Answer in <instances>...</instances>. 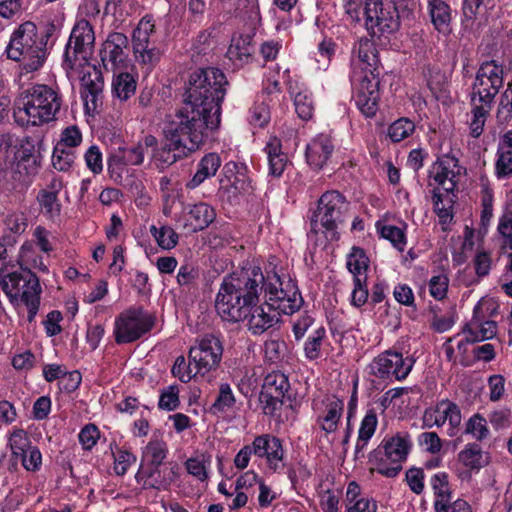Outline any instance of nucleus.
Instances as JSON below:
<instances>
[{
  "mask_svg": "<svg viewBox=\"0 0 512 512\" xmlns=\"http://www.w3.org/2000/svg\"><path fill=\"white\" fill-rule=\"evenodd\" d=\"M229 82L217 67L197 68L185 83L183 106L176 122L164 130V140L152 148L151 158L160 171L218 139L222 103Z\"/></svg>",
  "mask_w": 512,
  "mask_h": 512,
  "instance_id": "obj_1",
  "label": "nucleus"
},
{
  "mask_svg": "<svg viewBox=\"0 0 512 512\" xmlns=\"http://www.w3.org/2000/svg\"><path fill=\"white\" fill-rule=\"evenodd\" d=\"M261 292L269 310L279 309L285 315L294 314L304 304L296 280L289 277L285 281L276 271L263 272L254 261H246L223 278L216 295V311L224 321H244L260 302Z\"/></svg>",
  "mask_w": 512,
  "mask_h": 512,
  "instance_id": "obj_2",
  "label": "nucleus"
},
{
  "mask_svg": "<svg viewBox=\"0 0 512 512\" xmlns=\"http://www.w3.org/2000/svg\"><path fill=\"white\" fill-rule=\"evenodd\" d=\"M352 53L362 63V71L350 76L353 89L352 99L360 113L366 118L376 116L380 101V59L375 43L360 38L353 46Z\"/></svg>",
  "mask_w": 512,
  "mask_h": 512,
  "instance_id": "obj_3",
  "label": "nucleus"
},
{
  "mask_svg": "<svg viewBox=\"0 0 512 512\" xmlns=\"http://www.w3.org/2000/svg\"><path fill=\"white\" fill-rule=\"evenodd\" d=\"M62 103L58 88L35 84L23 93L22 107L14 108V121L21 127L41 126L57 119Z\"/></svg>",
  "mask_w": 512,
  "mask_h": 512,
  "instance_id": "obj_4",
  "label": "nucleus"
},
{
  "mask_svg": "<svg viewBox=\"0 0 512 512\" xmlns=\"http://www.w3.org/2000/svg\"><path fill=\"white\" fill-rule=\"evenodd\" d=\"M350 211V202L338 190H327L319 197L316 206L310 209V233H319L331 241L340 239V229L345 224Z\"/></svg>",
  "mask_w": 512,
  "mask_h": 512,
  "instance_id": "obj_5",
  "label": "nucleus"
},
{
  "mask_svg": "<svg viewBox=\"0 0 512 512\" xmlns=\"http://www.w3.org/2000/svg\"><path fill=\"white\" fill-rule=\"evenodd\" d=\"M5 52L8 59L22 62L26 72H34L44 64L46 40L39 37L34 22L25 21L12 32Z\"/></svg>",
  "mask_w": 512,
  "mask_h": 512,
  "instance_id": "obj_6",
  "label": "nucleus"
},
{
  "mask_svg": "<svg viewBox=\"0 0 512 512\" xmlns=\"http://www.w3.org/2000/svg\"><path fill=\"white\" fill-rule=\"evenodd\" d=\"M411 448L412 441L406 432H398L390 437L385 436L368 454L371 471H376L387 478H395L401 472L402 463L406 461Z\"/></svg>",
  "mask_w": 512,
  "mask_h": 512,
  "instance_id": "obj_7",
  "label": "nucleus"
},
{
  "mask_svg": "<svg viewBox=\"0 0 512 512\" xmlns=\"http://www.w3.org/2000/svg\"><path fill=\"white\" fill-rule=\"evenodd\" d=\"M0 285L12 304L21 301L28 310L27 320L35 321L40 307L41 285L37 275L30 269L21 268L4 275Z\"/></svg>",
  "mask_w": 512,
  "mask_h": 512,
  "instance_id": "obj_8",
  "label": "nucleus"
},
{
  "mask_svg": "<svg viewBox=\"0 0 512 512\" xmlns=\"http://www.w3.org/2000/svg\"><path fill=\"white\" fill-rule=\"evenodd\" d=\"M415 364L414 358L390 348L381 352L368 364L366 370L370 376L386 384L405 380Z\"/></svg>",
  "mask_w": 512,
  "mask_h": 512,
  "instance_id": "obj_9",
  "label": "nucleus"
},
{
  "mask_svg": "<svg viewBox=\"0 0 512 512\" xmlns=\"http://www.w3.org/2000/svg\"><path fill=\"white\" fill-rule=\"evenodd\" d=\"M363 17L372 37L392 34L400 27L399 12L393 0H365Z\"/></svg>",
  "mask_w": 512,
  "mask_h": 512,
  "instance_id": "obj_10",
  "label": "nucleus"
},
{
  "mask_svg": "<svg viewBox=\"0 0 512 512\" xmlns=\"http://www.w3.org/2000/svg\"><path fill=\"white\" fill-rule=\"evenodd\" d=\"M43 145V140L35 142L31 137H25L16 147L11 165V178L18 185H29L31 177L39 172L43 159Z\"/></svg>",
  "mask_w": 512,
  "mask_h": 512,
  "instance_id": "obj_11",
  "label": "nucleus"
},
{
  "mask_svg": "<svg viewBox=\"0 0 512 512\" xmlns=\"http://www.w3.org/2000/svg\"><path fill=\"white\" fill-rule=\"evenodd\" d=\"M154 326V318L143 307H130L120 313L114 322V337L117 344L137 341Z\"/></svg>",
  "mask_w": 512,
  "mask_h": 512,
  "instance_id": "obj_12",
  "label": "nucleus"
},
{
  "mask_svg": "<svg viewBox=\"0 0 512 512\" xmlns=\"http://www.w3.org/2000/svg\"><path fill=\"white\" fill-rule=\"evenodd\" d=\"M224 346L221 334L206 333L189 349L188 359L194 364L195 374L208 373L218 368Z\"/></svg>",
  "mask_w": 512,
  "mask_h": 512,
  "instance_id": "obj_13",
  "label": "nucleus"
},
{
  "mask_svg": "<svg viewBox=\"0 0 512 512\" xmlns=\"http://www.w3.org/2000/svg\"><path fill=\"white\" fill-rule=\"evenodd\" d=\"M8 445L11 450L10 462L13 466L19 463L27 472H38L42 468V453L37 445H34L29 434L23 428H13L8 437Z\"/></svg>",
  "mask_w": 512,
  "mask_h": 512,
  "instance_id": "obj_14",
  "label": "nucleus"
},
{
  "mask_svg": "<svg viewBox=\"0 0 512 512\" xmlns=\"http://www.w3.org/2000/svg\"><path fill=\"white\" fill-rule=\"evenodd\" d=\"M504 82L503 65L496 60L483 61L475 75L472 85L473 94L479 96V101L488 108L492 107L496 95Z\"/></svg>",
  "mask_w": 512,
  "mask_h": 512,
  "instance_id": "obj_15",
  "label": "nucleus"
},
{
  "mask_svg": "<svg viewBox=\"0 0 512 512\" xmlns=\"http://www.w3.org/2000/svg\"><path fill=\"white\" fill-rule=\"evenodd\" d=\"M254 456L264 459L271 473L281 474L286 468V451L283 441L272 434L265 433L254 437L252 441Z\"/></svg>",
  "mask_w": 512,
  "mask_h": 512,
  "instance_id": "obj_16",
  "label": "nucleus"
},
{
  "mask_svg": "<svg viewBox=\"0 0 512 512\" xmlns=\"http://www.w3.org/2000/svg\"><path fill=\"white\" fill-rule=\"evenodd\" d=\"M449 423L448 435L454 437L457 434L462 421L460 407L449 399L439 400L434 408H427L422 417V427H442Z\"/></svg>",
  "mask_w": 512,
  "mask_h": 512,
  "instance_id": "obj_17",
  "label": "nucleus"
},
{
  "mask_svg": "<svg viewBox=\"0 0 512 512\" xmlns=\"http://www.w3.org/2000/svg\"><path fill=\"white\" fill-rule=\"evenodd\" d=\"M336 152L335 139L326 133H319L306 145L305 159L314 171L324 168L334 169L333 158Z\"/></svg>",
  "mask_w": 512,
  "mask_h": 512,
  "instance_id": "obj_18",
  "label": "nucleus"
},
{
  "mask_svg": "<svg viewBox=\"0 0 512 512\" xmlns=\"http://www.w3.org/2000/svg\"><path fill=\"white\" fill-rule=\"evenodd\" d=\"M178 476V467L173 463L162 466L140 467L135 475L143 489L167 490Z\"/></svg>",
  "mask_w": 512,
  "mask_h": 512,
  "instance_id": "obj_19",
  "label": "nucleus"
},
{
  "mask_svg": "<svg viewBox=\"0 0 512 512\" xmlns=\"http://www.w3.org/2000/svg\"><path fill=\"white\" fill-rule=\"evenodd\" d=\"M283 75L297 116L303 121L312 119L315 111L313 93L304 83L292 80L289 69H286Z\"/></svg>",
  "mask_w": 512,
  "mask_h": 512,
  "instance_id": "obj_20",
  "label": "nucleus"
},
{
  "mask_svg": "<svg viewBox=\"0 0 512 512\" xmlns=\"http://www.w3.org/2000/svg\"><path fill=\"white\" fill-rule=\"evenodd\" d=\"M432 168L436 171L434 181L447 193H454L458 189V177L462 167L455 155L448 153L438 157Z\"/></svg>",
  "mask_w": 512,
  "mask_h": 512,
  "instance_id": "obj_21",
  "label": "nucleus"
},
{
  "mask_svg": "<svg viewBox=\"0 0 512 512\" xmlns=\"http://www.w3.org/2000/svg\"><path fill=\"white\" fill-rule=\"evenodd\" d=\"M324 409L315 419L318 427L326 435L335 433L340 424L344 413V400L332 395L323 400Z\"/></svg>",
  "mask_w": 512,
  "mask_h": 512,
  "instance_id": "obj_22",
  "label": "nucleus"
},
{
  "mask_svg": "<svg viewBox=\"0 0 512 512\" xmlns=\"http://www.w3.org/2000/svg\"><path fill=\"white\" fill-rule=\"evenodd\" d=\"M128 44V37L124 33H109L100 50V59L106 70H115L124 61V49Z\"/></svg>",
  "mask_w": 512,
  "mask_h": 512,
  "instance_id": "obj_23",
  "label": "nucleus"
},
{
  "mask_svg": "<svg viewBox=\"0 0 512 512\" xmlns=\"http://www.w3.org/2000/svg\"><path fill=\"white\" fill-rule=\"evenodd\" d=\"M280 314L284 313L279 309L269 310L266 301L264 304L258 303L246 316L248 330L254 336L261 335L279 322Z\"/></svg>",
  "mask_w": 512,
  "mask_h": 512,
  "instance_id": "obj_24",
  "label": "nucleus"
},
{
  "mask_svg": "<svg viewBox=\"0 0 512 512\" xmlns=\"http://www.w3.org/2000/svg\"><path fill=\"white\" fill-rule=\"evenodd\" d=\"M481 303L478 302L474 309L471 320L463 327V333L471 335L472 342H480L492 339L497 333V323L494 320H485Z\"/></svg>",
  "mask_w": 512,
  "mask_h": 512,
  "instance_id": "obj_25",
  "label": "nucleus"
},
{
  "mask_svg": "<svg viewBox=\"0 0 512 512\" xmlns=\"http://www.w3.org/2000/svg\"><path fill=\"white\" fill-rule=\"evenodd\" d=\"M427 12L434 29L448 36L452 33L453 10L444 0H427Z\"/></svg>",
  "mask_w": 512,
  "mask_h": 512,
  "instance_id": "obj_26",
  "label": "nucleus"
},
{
  "mask_svg": "<svg viewBox=\"0 0 512 512\" xmlns=\"http://www.w3.org/2000/svg\"><path fill=\"white\" fill-rule=\"evenodd\" d=\"M157 145V138L148 134L136 144L127 147H119L114 161H122L125 166H140L144 162L145 149Z\"/></svg>",
  "mask_w": 512,
  "mask_h": 512,
  "instance_id": "obj_27",
  "label": "nucleus"
},
{
  "mask_svg": "<svg viewBox=\"0 0 512 512\" xmlns=\"http://www.w3.org/2000/svg\"><path fill=\"white\" fill-rule=\"evenodd\" d=\"M378 425V416L374 408H369L361 420L356 440L354 459L361 460L365 457L368 444L375 434Z\"/></svg>",
  "mask_w": 512,
  "mask_h": 512,
  "instance_id": "obj_28",
  "label": "nucleus"
},
{
  "mask_svg": "<svg viewBox=\"0 0 512 512\" xmlns=\"http://www.w3.org/2000/svg\"><path fill=\"white\" fill-rule=\"evenodd\" d=\"M216 219L215 208L208 203L198 202L188 205L186 212V226L193 232L203 231Z\"/></svg>",
  "mask_w": 512,
  "mask_h": 512,
  "instance_id": "obj_29",
  "label": "nucleus"
},
{
  "mask_svg": "<svg viewBox=\"0 0 512 512\" xmlns=\"http://www.w3.org/2000/svg\"><path fill=\"white\" fill-rule=\"evenodd\" d=\"M95 41L94 30L90 22L81 19L74 25L67 44L73 45V54H83L82 58H86V51L92 47Z\"/></svg>",
  "mask_w": 512,
  "mask_h": 512,
  "instance_id": "obj_30",
  "label": "nucleus"
},
{
  "mask_svg": "<svg viewBox=\"0 0 512 512\" xmlns=\"http://www.w3.org/2000/svg\"><path fill=\"white\" fill-rule=\"evenodd\" d=\"M221 164L222 161L218 153L210 152L205 154L199 160L195 174L186 183V188L193 190L200 186L205 180L215 176Z\"/></svg>",
  "mask_w": 512,
  "mask_h": 512,
  "instance_id": "obj_31",
  "label": "nucleus"
},
{
  "mask_svg": "<svg viewBox=\"0 0 512 512\" xmlns=\"http://www.w3.org/2000/svg\"><path fill=\"white\" fill-rule=\"evenodd\" d=\"M346 512H377L378 504L373 498L361 497V487L356 481L347 485L345 495Z\"/></svg>",
  "mask_w": 512,
  "mask_h": 512,
  "instance_id": "obj_32",
  "label": "nucleus"
},
{
  "mask_svg": "<svg viewBox=\"0 0 512 512\" xmlns=\"http://www.w3.org/2000/svg\"><path fill=\"white\" fill-rule=\"evenodd\" d=\"M253 191L252 180L249 176V168L240 167V172L227 184V189L220 193V197L226 196L227 201L234 203L239 195L250 194Z\"/></svg>",
  "mask_w": 512,
  "mask_h": 512,
  "instance_id": "obj_33",
  "label": "nucleus"
},
{
  "mask_svg": "<svg viewBox=\"0 0 512 512\" xmlns=\"http://www.w3.org/2000/svg\"><path fill=\"white\" fill-rule=\"evenodd\" d=\"M253 54L252 38L250 36H240L232 40L226 56L236 67H242L252 61Z\"/></svg>",
  "mask_w": 512,
  "mask_h": 512,
  "instance_id": "obj_34",
  "label": "nucleus"
},
{
  "mask_svg": "<svg viewBox=\"0 0 512 512\" xmlns=\"http://www.w3.org/2000/svg\"><path fill=\"white\" fill-rule=\"evenodd\" d=\"M264 151L268 158L269 174L280 177L288 164V156L282 151L281 141L277 138L271 139Z\"/></svg>",
  "mask_w": 512,
  "mask_h": 512,
  "instance_id": "obj_35",
  "label": "nucleus"
},
{
  "mask_svg": "<svg viewBox=\"0 0 512 512\" xmlns=\"http://www.w3.org/2000/svg\"><path fill=\"white\" fill-rule=\"evenodd\" d=\"M289 390L288 376L281 371H272L264 379L263 391L270 393L271 397L276 399L286 398L291 401V396L288 394Z\"/></svg>",
  "mask_w": 512,
  "mask_h": 512,
  "instance_id": "obj_36",
  "label": "nucleus"
},
{
  "mask_svg": "<svg viewBox=\"0 0 512 512\" xmlns=\"http://www.w3.org/2000/svg\"><path fill=\"white\" fill-rule=\"evenodd\" d=\"M104 82L101 74L96 75L93 80L89 78L84 83V88L81 91V98L84 101L85 110L95 112L99 105L102 104V90Z\"/></svg>",
  "mask_w": 512,
  "mask_h": 512,
  "instance_id": "obj_37",
  "label": "nucleus"
},
{
  "mask_svg": "<svg viewBox=\"0 0 512 512\" xmlns=\"http://www.w3.org/2000/svg\"><path fill=\"white\" fill-rule=\"evenodd\" d=\"M459 461L471 471H479L489 463V456L476 442L468 443L458 454Z\"/></svg>",
  "mask_w": 512,
  "mask_h": 512,
  "instance_id": "obj_38",
  "label": "nucleus"
},
{
  "mask_svg": "<svg viewBox=\"0 0 512 512\" xmlns=\"http://www.w3.org/2000/svg\"><path fill=\"white\" fill-rule=\"evenodd\" d=\"M327 338L324 326L314 329L305 339H303V354L306 360L316 361L322 357V346Z\"/></svg>",
  "mask_w": 512,
  "mask_h": 512,
  "instance_id": "obj_39",
  "label": "nucleus"
},
{
  "mask_svg": "<svg viewBox=\"0 0 512 512\" xmlns=\"http://www.w3.org/2000/svg\"><path fill=\"white\" fill-rule=\"evenodd\" d=\"M137 79L129 72L114 74L112 80V95L120 101H127L136 92Z\"/></svg>",
  "mask_w": 512,
  "mask_h": 512,
  "instance_id": "obj_40",
  "label": "nucleus"
},
{
  "mask_svg": "<svg viewBox=\"0 0 512 512\" xmlns=\"http://www.w3.org/2000/svg\"><path fill=\"white\" fill-rule=\"evenodd\" d=\"M370 260L365 250L358 246H353L347 255L346 266L348 271L353 275V279H363L367 275Z\"/></svg>",
  "mask_w": 512,
  "mask_h": 512,
  "instance_id": "obj_41",
  "label": "nucleus"
},
{
  "mask_svg": "<svg viewBox=\"0 0 512 512\" xmlns=\"http://www.w3.org/2000/svg\"><path fill=\"white\" fill-rule=\"evenodd\" d=\"M168 454L167 444L164 441H150L144 451L140 467L162 466Z\"/></svg>",
  "mask_w": 512,
  "mask_h": 512,
  "instance_id": "obj_42",
  "label": "nucleus"
},
{
  "mask_svg": "<svg viewBox=\"0 0 512 512\" xmlns=\"http://www.w3.org/2000/svg\"><path fill=\"white\" fill-rule=\"evenodd\" d=\"M375 227L381 238L388 240L398 251H404L407 244L405 227L400 228L395 225L385 224L381 220L376 222Z\"/></svg>",
  "mask_w": 512,
  "mask_h": 512,
  "instance_id": "obj_43",
  "label": "nucleus"
},
{
  "mask_svg": "<svg viewBox=\"0 0 512 512\" xmlns=\"http://www.w3.org/2000/svg\"><path fill=\"white\" fill-rule=\"evenodd\" d=\"M4 223L10 233L3 235L2 241L9 246H13L16 242V236L21 235L27 229V217L22 212H14L6 216Z\"/></svg>",
  "mask_w": 512,
  "mask_h": 512,
  "instance_id": "obj_44",
  "label": "nucleus"
},
{
  "mask_svg": "<svg viewBox=\"0 0 512 512\" xmlns=\"http://www.w3.org/2000/svg\"><path fill=\"white\" fill-rule=\"evenodd\" d=\"M235 403L236 398L230 384L221 383L216 399L209 408V412L216 416L222 415L232 409Z\"/></svg>",
  "mask_w": 512,
  "mask_h": 512,
  "instance_id": "obj_45",
  "label": "nucleus"
},
{
  "mask_svg": "<svg viewBox=\"0 0 512 512\" xmlns=\"http://www.w3.org/2000/svg\"><path fill=\"white\" fill-rule=\"evenodd\" d=\"M37 201L41 207L42 212L48 219L54 221L60 216L62 205L58 199L57 191L41 189L38 192Z\"/></svg>",
  "mask_w": 512,
  "mask_h": 512,
  "instance_id": "obj_46",
  "label": "nucleus"
},
{
  "mask_svg": "<svg viewBox=\"0 0 512 512\" xmlns=\"http://www.w3.org/2000/svg\"><path fill=\"white\" fill-rule=\"evenodd\" d=\"M415 132V123L407 117H401L388 127V137L391 142L399 143Z\"/></svg>",
  "mask_w": 512,
  "mask_h": 512,
  "instance_id": "obj_47",
  "label": "nucleus"
},
{
  "mask_svg": "<svg viewBox=\"0 0 512 512\" xmlns=\"http://www.w3.org/2000/svg\"><path fill=\"white\" fill-rule=\"evenodd\" d=\"M464 434L471 435L478 442L485 440L490 434L486 418L480 413L473 414L465 423Z\"/></svg>",
  "mask_w": 512,
  "mask_h": 512,
  "instance_id": "obj_48",
  "label": "nucleus"
},
{
  "mask_svg": "<svg viewBox=\"0 0 512 512\" xmlns=\"http://www.w3.org/2000/svg\"><path fill=\"white\" fill-rule=\"evenodd\" d=\"M150 232L159 247L164 250H171L175 248L179 242L178 233L169 225H162L160 228L152 225L150 227Z\"/></svg>",
  "mask_w": 512,
  "mask_h": 512,
  "instance_id": "obj_49",
  "label": "nucleus"
},
{
  "mask_svg": "<svg viewBox=\"0 0 512 512\" xmlns=\"http://www.w3.org/2000/svg\"><path fill=\"white\" fill-rule=\"evenodd\" d=\"M76 159V151L54 146L51 162L54 169L60 172L69 171Z\"/></svg>",
  "mask_w": 512,
  "mask_h": 512,
  "instance_id": "obj_50",
  "label": "nucleus"
},
{
  "mask_svg": "<svg viewBox=\"0 0 512 512\" xmlns=\"http://www.w3.org/2000/svg\"><path fill=\"white\" fill-rule=\"evenodd\" d=\"M155 32V21L152 15H144L133 31L132 43L150 44V36Z\"/></svg>",
  "mask_w": 512,
  "mask_h": 512,
  "instance_id": "obj_51",
  "label": "nucleus"
},
{
  "mask_svg": "<svg viewBox=\"0 0 512 512\" xmlns=\"http://www.w3.org/2000/svg\"><path fill=\"white\" fill-rule=\"evenodd\" d=\"M435 501H442V503L450 502L452 499L448 474L446 472H438L430 479Z\"/></svg>",
  "mask_w": 512,
  "mask_h": 512,
  "instance_id": "obj_52",
  "label": "nucleus"
},
{
  "mask_svg": "<svg viewBox=\"0 0 512 512\" xmlns=\"http://www.w3.org/2000/svg\"><path fill=\"white\" fill-rule=\"evenodd\" d=\"M270 119V107L266 98L261 102L256 101L249 110V121L255 127L264 128Z\"/></svg>",
  "mask_w": 512,
  "mask_h": 512,
  "instance_id": "obj_53",
  "label": "nucleus"
},
{
  "mask_svg": "<svg viewBox=\"0 0 512 512\" xmlns=\"http://www.w3.org/2000/svg\"><path fill=\"white\" fill-rule=\"evenodd\" d=\"M491 108L484 105H476L472 108V118L470 122V135L473 138H479L483 131L484 126L489 115V111Z\"/></svg>",
  "mask_w": 512,
  "mask_h": 512,
  "instance_id": "obj_54",
  "label": "nucleus"
},
{
  "mask_svg": "<svg viewBox=\"0 0 512 512\" xmlns=\"http://www.w3.org/2000/svg\"><path fill=\"white\" fill-rule=\"evenodd\" d=\"M82 143L81 130L76 125H70L62 130L60 139L56 146L76 151V148Z\"/></svg>",
  "mask_w": 512,
  "mask_h": 512,
  "instance_id": "obj_55",
  "label": "nucleus"
},
{
  "mask_svg": "<svg viewBox=\"0 0 512 512\" xmlns=\"http://www.w3.org/2000/svg\"><path fill=\"white\" fill-rule=\"evenodd\" d=\"M100 437L101 432L94 423L84 425L78 434L79 443L84 451H91L96 446Z\"/></svg>",
  "mask_w": 512,
  "mask_h": 512,
  "instance_id": "obj_56",
  "label": "nucleus"
},
{
  "mask_svg": "<svg viewBox=\"0 0 512 512\" xmlns=\"http://www.w3.org/2000/svg\"><path fill=\"white\" fill-rule=\"evenodd\" d=\"M180 406L178 385L164 388L159 396L158 408L164 411H174Z\"/></svg>",
  "mask_w": 512,
  "mask_h": 512,
  "instance_id": "obj_57",
  "label": "nucleus"
},
{
  "mask_svg": "<svg viewBox=\"0 0 512 512\" xmlns=\"http://www.w3.org/2000/svg\"><path fill=\"white\" fill-rule=\"evenodd\" d=\"M496 117L501 124L508 123L512 119V81L508 83L500 97Z\"/></svg>",
  "mask_w": 512,
  "mask_h": 512,
  "instance_id": "obj_58",
  "label": "nucleus"
},
{
  "mask_svg": "<svg viewBox=\"0 0 512 512\" xmlns=\"http://www.w3.org/2000/svg\"><path fill=\"white\" fill-rule=\"evenodd\" d=\"M495 175L499 180H504L512 176V151L497 150Z\"/></svg>",
  "mask_w": 512,
  "mask_h": 512,
  "instance_id": "obj_59",
  "label": "nucleus"
},
{
  "mask_svg": "<svg viewBox=\"0 0 512 512\" xmlns=\"http://www.w3.org/2000/svg\"><path fill=\"white\" fill-rule=\"evenodd\" d=\"M133 52L137 61L145 65L154 66L160 59L159 49L149 47V44L136 43L133 45Z\"/></svg>",
  "mask_w": 512,
  "mask_h": 512,
  "instance_id": "obj_60",
  "label": "nucleus"
},
{
  "mask_svg": "<svg viewBox=\"0 0 512 512\" xmlns=\"http://www.w3.org/2000/svg\"><path fill=\"white\" fill-rule=\"evenodd\" d=\"M136 456L125 448H117L114 454V472L118 476H124L130 466L136 462Z\"/></svg>",
  "mask_w": 512,
  "mask_h": 512,
  "instance_id": "obj_61",
  "label": "nucleus"
},
{
  "mask_svg": "<svg viewBox=\"0 0 512 512\" xmlns=\"http://www.w3.org/2000/svg\"><path fill=\"white\" fill-rule=\"evenodd\" d=\"M353 286L350 303L353 307L361 308L368 301L369 297L367 275H364L363 279H359L358 277L353 279Z\"/></svg>",
  "mask_w": 512,
  "mask_h": 512,
  "instance_id": "obj_62",
  "label": "nucleus"
},
{
  "mask_svg": "<svg viewBox=\"0 0 512 512\" xmlns=\"http://www.w3.org/2000/svg\"><path fill=\"white\" fill-rule=\"evenodd\" d=\"M430 295L438 301L446 298L449 278L445 274H438L431 277L428 283Z\"/></svg>",
  "mask_w": 512,
  "mask_h": 512,
  "instance_id": "obj_63",
  "label": "nucleus"
},
{
  "mask_svg": "<svg viewBox=\"0 0 512 512\" xmlns=\"http://www.w3.org/2000/svg\"><path fill=\"white\" fill-rule=\"evenodd\" d=\"M497 230L503 238V246L512 250V209L499 218Z\"/></svg>",
  "mask_w": 512,
  "mask_h": 512,
  "instance_id": "obj_64",
  "label": "nucleus"
}]
</instances>
